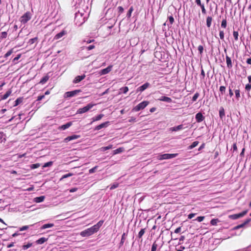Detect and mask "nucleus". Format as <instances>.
<instances>
[{
    "mask_svg": "<svg viewBox=\"0 0 251 251\" xmlns=\"http://www.w3.org/2000/svg\"><path fill=\"white\" fill-rule=\"evenodd\" d=\"M14 118V117H12L9 118L8 120H6V118L4 117H1V123H6L8 122H10Z\"/></svg>",
    "mask_w": 251,
    "mask_h": 251,
    "instance_id": "de8ad7c7",
    "label": "nucleus"
},
{
    "mask_svg": "<svg viewBox=\"0 0 251 251\" xmlns=\"http://www.w3.org/2000/svg\"><path fill=\"white\" fill-rule=\"evenodd\" d=\"M113 148L112 145H109L107 146L102 147L100 148V151H105L107 150H110Z\"/></svg>",
    "mask_w": 251,
    "mask_h": 251,
    "instance_id": "49530a36",
    "label": "nucleus"
},
{
    "mask_svg": "<svg viewBox=\"0 0 251 251\" xmlns=\"http://www.w3.org/2000/svg\"><path fill=\"white\" fill-rule=\"evenodd\" d=\"M183 128H184L183 125L182 124H181V125H179L178 126H175L172 127L170 128L169 131H172V132H174V131L176 132V131H178L179 130L182 129Z\"/></svg>",
    "mask_w": 251,
    "mask_h": 251,
    "instance_id": "412c9836",
    "label": "nucleus"
},
{
    "mask_svg": "<svg viewBox=\"0 0 251 251\" xmlns=\"http://www.w3.org/2000/svg\"><path fill=\"white\" fill-rule=\"evenodd\" d=\"M13 52V49H10V50H9L3 56H1V58L3 57V58L5 59V60H1V63L4 62L5 61H7L8 60V58L9 56H10L11 54L12 53V52Z\"/></svg>",
    "mask_w": 251,
    "mask_h": 251,
    "instance_id": "aec40b11",
    "label": "nucleus"
},
{
    "mask_svg": "<svg viewBox=\"0 0 251 251\" xmlns=\"http://www.w3.org/2000/svg\"><path fill=\"white\" fill-rule=\"evenodd\" d=\"M81 92V90L80 89H76L73 91H68L65 93L64 97L65 99L70 98L75 96V95H76L77 94Z\"/></svg>",
    "mask_w": 251,
    "mask_h": 251,
    "instance_id": "0eeeda50",
    "label": "nucleus"
},
{
    "mask_svg": "<svg viewBox=\"0 0 251 251\" xmlns=\"http://www.w3.org/2000/svg\"><path fill=\"white\" fill-rule=\"evenodd\" d=\"M49 79V76L48 75L44 76L40 80V83L42 84H45Z\"/></svg>",
    "mask_w": 251,
    "mask_h": 251,
    "instance_id": "4c0bfd02",
    "label": "nucleus"
},
{
    "mask_svg": "<svg viewBox=\"0 0 251 251\" xmlns=\"http://www.w3.org/2000/svg\"><path fill=\"white\" fill-rule=\"evenodd\" d=\"M195 119L197 123H201L204 120L205 117L201 112H199L196 114Z\"/></svg>",
    "mask_w": 251,
    "mask_h": 251,
    "instance_id": "ddd939ff",
    "label": "nucleus"
},
{
    "mask_svg": "<svg viewBox=\"0 0 251 251\" xmlns=\"http://www.w3.org/2000/svg\"><path fill=\"white\" fill-rule=\"evenodd\" d=\"M204 218L205 217L203 216H199L196 219L194 220V221H197L199 222H201L204 220Z\"/></svg>",
    "mask_w": 251,
    "mask_h": 251,
    "instance_id": "69168bd1",
    "label": "nucleus"
},
{
    "mask_svg": "<svg viewBox=\"0 0 251 251\" xmlns=\"http://www.w3.org/2000/svg\"><path fill=\"white\" fill-rule=\"evenodd\" d=\"M48 238L45 237H41L37 240L35 242L36 244L41 245L48 240Z\"/></svg>",
    "mask_w": 251,
    "mask_h": 251,
    "instance_id": "c756f323",
    "label": "nucleus"
},
{
    "mask_svg": "<svg viewBox=\"0 0 251 251\" xmlns=\"http://www.w3.org/2000/svg\"><path fill=\"white\" fill-rule=\"evenodd\" d=\"M66 34L67 31L63 29L55 35L54 39L59 40Z\"/></svg>",
    "mask_w": 251,
    "mask_h": 251,
    "instance_id": "f3484780",
    "label": "nucleus"
},
{
    "mask_svg": "<svg viewBox=\"0 0 251 251\" xmlns=\"http://www.w3.org/2000/svg\"><path fill=\"white\" fill-rule=\"evenodd\" d=\"M74 175V174L73 173H69L68 174H65V175H63L60 178L59 180L60 181H62L65 178H68L69 177H70V176H72Z\"/></svg>",
    "mask_w": 251,
    "mask_h": 251,
    "instance_id": "a19ab883",
    "label": "nucleus"
},
{
    "mask_svg": "<svg viewBox=\"0 0 251 251\" xmlns=\"http://www.w3.org/2000/svg\"><path fill=\"white\" fill-rule=\"evenodd\" d=\"M221 27L224 28H226L227 26V21H226V17L225 19H223L221 23Z\"/></svg>",
    "mask_w": 251,
    "mask_h": 251,
    "instance_id": "8fccbe9b",
    "label": "nucleus"
},
{
    "mask_svg": "<svg viewBox=\"0 0 251 251\" xmlns=\"http://www.w3.org/2000/svg\"><path fill=\"white\" fill-rule=\"evenodd\" d=\"M212 21V18L211 16H208L206 18V26L208 27H210L211 25Z\"/></svg>",
    "mask_w": 251,
    "mask_h": 251,
    "instance_id": "e433bc0d",
    "label": "nucleus"
},
{
    "mask_svg": "<svg viewBox=\"0 0 251 251\" xmlns=\"http://www.w3.org/2000/svg\"><path fill=\"white\" fill-rule=\"evenodd\" d=\"M219 91L220 92L221 94L223 95L224 93H225L226 87L224 86H221L219 88Z\"/></svg>",
    "mask_w": 251,
    "mask_h": 251,
    "instance_id": "052dcab7",
    "label": "nucleus"
},
{
    "mask_svg": "<svg viewBox=\"0 0 251 251\" xmlns=\"http://www.w3.org/2000/svg\"><path fill=\"white\" fill-rule=\"evenodd\" d=\"M178 155V153H164L159 156L160 160L170 159L175 158Z\"/></svg>",
    "mask_w": 251,
    "mask_h": 251,
    "instance_id": "39448f33",
    "label": "nucleus"
},
{
    "mask_svg": "<svg viewBox=\"0 0 251 251\" xmlns=\"http://www.w3.org/2000/svg\"><path fill=\"white\" fill-rule=\"evenodd\" d=\"M32 246V243L28 242L27 244L25 245H24L22 246V251H25L29 248L31 247Z\"/></svg>",
    "mask_w": 251,
    "mask_h": 251,
    "instance_id": "37998d69",
    "label": "nucleus"
},
{
    "mask_svg": "<svg viewBox=\"0 0 251 251\" xmlns=\"http://www.w3.org/2000/svg\"><path fill=\"white\" fill-rule=\"evenodd\" d=\"M149 102L148 101H143L135 106L133 108V111L135 112L139 111L140 110L144 109L149 104Z\"/></svg>",
    "mask_w": 251,
    "mask_h": 251,
    "instance_id": "20e7f679",
    "label": "nucleus"
},
{
    "mask_svg": "<svg viewBox=\"0 0 251 251\" xmlns=\"http://www.w3.org/2000/svg\"><path fill=\"white\" fill-rule=\"evenodd\" d=\"M234 92H235V98L237 100H238L241 97L240 90L239 89V87H238V89L234 90Z\"/></svg>",
    "mask_w": 251,
    "mask_h": 251,
    "instance_id": "473e14b6",
    "label": "nucleus"
},
{
    "mask_svg": "<svg viewBox=\"0 0 251 251\" xmlns=\"http://www.w3.org/2000/svg\"><path fill=\"white\" fill-rule=\"evenodd\" d=\"M199 143V142L198 141H195L193 142L190 146H188V150H192L195 147H196Z\"/></svg>",
    "mask_w": 251,
    "mask_h": 251,
    "instance_id": "ea45409f",
    "label": "nucleus"
},
{
    "mask_svg": "<svg viewBox=\"0 0 251 251\" xmlns=\"http://www.w3.org/2000/svg\"><path fill=\"white\" fill-rule=\"evenodd\" d=\"M145 230H146V228H142L140 230V231L138 232V234L137 236L136 240L139 241L140 239H141V241H142V236H143V235L145 233Z\"/></svg>",
    "mask_w": 251,
    "mask_h": 251,
    "instance_id": "5701e85b",
    "label": "nucleus"
},
{
    "mask_svg": "<svg viewBox=\"0 0 251 251\" xmlns=\"http://www.w3.org/2000/svg\"><path fill=\"white\" fill-rule=\"evenodd\" d=\"M40 166V163H37L34 164H32L30 165V168L31 169H35L39 168Z\"/></svg>",
    "mask_w": 251,
    "mask_h": 251,
    "instance_id": "603ef678",
    "label": "nucleus"
},
{
    "mask_svg": "<svg viewBox=\"0 0 251 251\" xmlns=\"http://www.w3.org/2000/svg\"><path fill=\"white\" fill-rule=\"evenodd\" d=\"M31 19V13L29 12H25L20 18V22L23 24H26Z\"/></svg>",
    "mask_w": 251,
    "mask_h": 251,
    "instance_id": "423d86ee",
    "label": "nucleus"
},
{
    "mask_svg": "<svg viewBox=\"0 0 251 251\" xmlns=\"http://www.w3.org/2000/svg\"><path fill=\"white\" fill-rule=\"evenodd\" d=\"M104 222L103 220H100L96 224L94 225V226H92L94 230H95V232H98L100 227L102 226Z\"/></svg>",
    "mask_w": 251,
    "mask_h": 251,
    "instance_id": "2eb2a0df",
    "label": "nucleus"
},
{
    "mask_svg": "<svg viewBox=\"0 0 251 251\" xmlns=\"http://www.w3.org/2000/svg\"><path fill=\"white\" fill-rule=\"evenodd\" d=\"M233 88V86L229 85L228 87V90H229V96L230 97H232L234 94L232 91V88Z\"/></svg>",
    "mask_w": 251,
    "mask_h": 251,
    "instance_id": "4d7b16f0",
    "label": "nucleus"
},
{
    "mask_svg": "<svg viewBox=\"0 0 251 251\" xmlns=\"http://www.w3.org/2000/svg\"><path fill=\"white\" fill-rule=\"evenodd\" d=\"M226 59L227 67L228 69H231L232 68V64L231 58L226 55Z\"/></svg>",
    "mask_w": 251,
    "mask_h": 251,
    "instance_id": "393cba45",
    "label": "nucleus"
},
{
    "mask_svg": "<svg viewBox=\"0 0 251 251\" xmlns=\"http://www.w3.org/2000/svg\"><path fill=\"white\" fill-rule=\"evenodd\" d=\"M117 10L119 15H121L124 11V8L121 6H118L117 7Z\"/></svg>",
    "mask_w": 251,
    "mask_h": 251,
    "instance_id": "0e129e2a",
    "label": "nucleus"
},
{
    "mask_svg": "<svg viewBox=\"0 0 251 251\" xmlns=\"http://www.w3.org/2000/svg\"><path fill=\"white\" fill-rule=\"evenodd\" d=\"M35 224L31 225L30 226H24L19 228L20 231H24L29 228V226H34Z\"/></svg>",
    "mask_w": 251,
    "mask_h": 251,
    "instance_id": "864d4df0",
    "label": "nucleus"
},
{
    "mask_svg": "<svg viewBox=\"0 0 251 251\" xmlns=\"http://www.w3.org/2000/svg\"><path fill=\"white\" fill-rule=\"evenodd\" d=\"M98 168V166H96L94 167L89 170V174H93L96 171L97 169Z\"/></svg>",
    "mask_w": 251,
    "mask_h": 251,
    "instance_id": "338daca9",
    "label": "nucleus"
},
{
    "mask_svg": "<svg viewBox=\"0 0 251 251\" xmlns=\"http://www.w3.org/2000/svg\"><path fill=\"white\" fill-rule=\"evenodd\" d=\"M54 226V224L53 223H47L43 225L40 227L41 230L45 229L48 228L52 227Z\"/></svg>",
    "mask_w": 251,
    "mask_h": 251,
    "instance_id": "7c9ffc66",
    "label": "nucleus"
},
{
    "mask_svg": "<svg viewBox=\"0 0 251 251\" xmlns=\"http://www.w3.org/2000/svg\"><path fill=\"white\" fill-rule=\"evenodd\" d=\"M110 122L109 121H106L103 122L95 127L94 128V130H99L103 128H105L108 126Z\"/></svg>",
    "mask_w": 251,
    "mask_h": 251,
    "instance_id": "9d476101",
    "label": "nucleus"
},
{
    "mask_svg": "<svg viewBox=\"0 0 251 251\" xmlns=\"http://www.w3.org/2000/svg\"><path fill=\"white\" fill-rule=\"evenodd\" d=\"M250 221V219H248L245 222H244L243 223L235 226L233 228V229H237L243 227L245 225L248 224Z\"/></svg>",
    "mask_w": 251,
    "mask_h": 251,
    "instance_id": "bb28decb",
    "label": "nucleus"
},
{
    "mask_svg": "<svg viewBox=\"0 0 251 251\" xmlns=\"http://www.w3.org/2000/svg\"><path fill=\"white\" fill-rule=\"evenodd\" d=\"M225 116V112L224 108L222 106L220 107L219 109V117L223 120Z\"/></svg>",
    "mask_w": 251,
    "mask_h": 251,
    "instance_id": "cd10ccee",
    "label": "nucleus"
},
{
    "mask_svg": "<svg viewBox=\"0 0 251 251\" xmlns=\"http://www.w3.org/2000/svg\"><path fill=\"white\" fill-rule=\"evenodd\" d=\"M245 91L247 92V95H248V97H250V91H251V84L248 83L247 84H246L245 87Z\"/></svg>",
    "mask_w": 251,
    "mask_h": 251,
    "instance_id": "72a5a7b5",
    "label": "nucleus"
},
{
    "mask_svg": "<svg viewBox=\"0 0 251 251\" xmlns=\"http://www.w3.org/2000/svg\"><path fill=\"white\" fill-rule=\"evenodd\" d=\"M104 222L103 220H100L96 224L94 225V226H92L94 230H95V232H98L100 227L102 226Z\"/></svg>",
    "mask_w": 251,
    "mask_h": 251,
    "instance_id": "dca6fc26",
    "label": "nucleus"
},
{
    "mask_svg": "<svg viewBox=\"0 0 251 251\" xmlns=\"http://www.w3.org/2000/svg\"><path fill=\"white\" fill-rule=\"evenodd\" d=\"M158 100L160 101H165L169 103H170L172 101V100L171 98L165 96H161L159 99H158Z\"/></svg>",
    "mask_w": 251,
    "mask_h": 251,
    "instance_id": "b1692460",
    "label": "nucleus"
},
{
    "mask_svg": "<svg viewBox=\"0 0 251 251\" xmlns=\"http://www.w3.org/2000/svg\"><path fill=\"white\" fill-rule=\"evenodd\" d=\"M133 7L132 6H130L128 10V12L126 14V17L127 18H130L131 16L132 12L133 11Z\"/></svg>",
    "mask_w": 251,
    "mask_h": 251,
    "instance_id": "a18cd8bd",
    "label": "nucleus"
},
{
    "mask_svg": "<svg viewBox=\"0 0 251 251\" xmlns=\"http://www.w3.org/2000/svg\"><path fill=\"white\" fill-rule=\"evenodd\" d=\"M123 151H124L123 148H119L115 150H113L112 151V154L113 155H116L117 154L122 152Z\"/></svg>",
    "mask_w": 251,
    "mask_h": 251,
    "instance_id": "c9c22d12",
    "label": "nucleus"
},
{
    "mask_svg": "<svg viewBox=\"0 0 251 251\" xmlns=\"http://www.w3.org/2000/svg\"><path fill=\"white\" fill-rule=\"evenodd\" d=\"M84 11L80 12L78 11L75 14V23L76 25L78 26H81L86 20L85 17L83 16Z\"/></svg>",
    "mask_w": 251,
    "mask_h": 251,
    "instance_id": "f257e3e1",
    "label": "nucleus"
},
{
    "mask_svg": "<svg viewBox=\"0 0 251 251\" xmlns=\"http://www.w3.org/2000/svg\"><path fill=\"white\" fill-rule=\"evenodd\" d=\"M53 164V161H50L47 162H46L43 165V168H47V167H50Z\"/></svg>",
    "mask_w": 251,
    "mask_h": 251,
    "instance_id": "3c124183",
    "label": "nucleus"
},
{
    "mask_svg": "<svg viewBox=\"0 0 251 251\" xmlns=\"http://www.w3.org/2000/svg\"><path fill=\"white\" fill-rule=\"evenodd\" d=\"M24 98L23 97H19L17 98L14 101V103L13 104V106H17L20 103H21L23 101Z\"/></svg>",
    "mask_w": 251,
    "mask_h": 251,
    "instance_id": "2f4dec72",
    "label": "nucleus"
},
{
    "mask_svg": "<svg viewBox=\"0 0 251 251\" xmlns=\"http://www.w3.org/2000/svg\"><path fill=\"white\" fill-rule=\"evenodd\" d=\"M13 227H15L14 226H8L7 227H1V231H3V232H6L8 233V236L9 237H11L12 233V229Z\"/></svg>",
    "mask_w": 251,
    "mask_h": 251,
    "instance_id": "4468645a",
    "label": "nucleus"
},
{
    "mask_svg": "<svg viewBox=\"0 0 251 251\" xmlns=\"http://www.w3.org/2000/svg\"><path fill=\"white\" fill-rule=\"evenodd\" d=\"M73 125V122H69L66 123V124L60 126L59 127V129L60 130H64L69 127H70Z\"/></svg>",
    "mask_w": 251,
    "mask_h": 251,
    "instance_id": "6ab92c4d",
    "label": "nucleus"
},
{
    "mask_svg": "<svg viewBox=\"0 0 251 251\" xmlns=\"http://www.w3.org/2000/svg\"><path fill=\"white\" fill-rule=\"evenodd\" d=\"M128 90L127 86L122 87L119 89V94H126L128 91Z\"/></svg>",
    "mask_w": 251,
    "mask_h": 251,
    "instance_id": "f704fd0d",
    "label": "nucleus"
},
{
    "mask_svg": "<svg viewBox=\"0 0 251 251\" xmlns=\"http://www.w3.org/2000/svg\"><path fill=\"white\" fill-rule=\"evenodd\" d=\"M119 186V183L117 182L113 183L110 185V190H113L116 189Z\"/></svg>",
    "mask_w": 251,
    "mask_h": 251,
    "instance_id": "5fc2aeb1",
    "label": "nucleus"
},
{
    "mask_svg": "<svg viewBox=\"0 0 251 251\" xmlns=\"http://www.w3.org/2000/svg\"><path fill=\"white\" fill-rule=\"evenodd\" d=\"M104 116V115L102 114H99L94 117H93L91 119V122L89 124V125L92 124V123L94 122L98 121L100 120Z\"/></svg>",
    "mask_w": 251,
    "mask_h": 251,
    "instance_id": "4be33fe9",
    "label": "nucleus"
},
{
    "mask_svg": "<svg viewBox=\"0 0 251 251\" xmlns=\"http://www.w3.org/2000/svg\"><path fill=\"white\" fill-rule=\"evenodd\" d=\"M12 90L11 89H8L4 95L1 96V100L6 99L10 96Z\"/></svg>",
    "mask_w": 251,
    "mask_h": 251,
    "instance_id": "c85d7f7f",
    "label": "nucleus"
},
{
    "mask_svg": "<svg viewBox=\"0 0 251 251\" xmlns=\"http://www.w3.org/2000/svg\"><path fill=\"white\" fill-rule=\"evenodd\" d=\"M200 94L198 92H196L193 96L192 99V102H194L196 101L197 99L199 97Z\"/></svg>",
    "mask_w": 251,
    "mask_h": 251,
    "instance_id": "6e6d98bb",
    "label": "nucleus"
},
{
    "mask_svg": "<svg viewBox=\"0 0 251 251\" xmlns=\"http://www.w3.org/2000/svg\"><path fill=\"white\" fill-rule=\"evenodd\" d=\"M85 77H86V75L84 74H83L82 75H77L76 77H75V78L73 80V82L75 84L79 83V82L82 81L83 79H84Z\"/></svg>",
    "mask_w": 251,
    "mask_h": 251,
    "instance_id": "a211bd4d",
    "label": "nucleus"
},
{
    "mask_svg": "<svg viewBox=\"0 0 251 251\" xmlns=\"http://www.w3.org/2000/svg\"><path fill=\"white\" fill-rule=\"evenodd\" d=\"M45 199V196H41L39 197H37L34 198L33 201L36 203H40L44 201Z\"/></svg>",
    "mask_w": 251,
    "mask_h": 251,
    "instance_id": "a878e982",
    "label": "nucleus"
},
{
    "mask_svg": "<svg viewBox=\"0 0 251 251\" xmlns=\"http://www.w3.org/2000/svg\"><path fill=\"white\" fill-rule=\"evenodd\" d=\"M112 68V65H109L106 68L100 70V72H99V74L100 75L107 74L108 73H109L111 71Z\"/></svg>",
    "mask_w": 251,
    "mask_h": 251,
    "instance_id": "f8f14e48",
    "label": "nucleus"
},
{
    "mask_svg": "<svg viewBox=\"0 0 251 251\" xmlns=\"http://www.w3.org/2000/svg\"><path fill=\"white\" fill-rule=\"evenodd\" d=\"M204 77H205V73H204L203 69L201 67V74H200L201 79H204Z\"/></svg>",
    "mask_w": 251,
    "mask_h": 251,
    "instance_id": "774afa93",
    "label": "nucleus"
},
{
    "mask_svg": "<svg viewBox=\"0 0 251 251\" xmlns=\"http://www.w3.org/2000/svg\"><path fill=\"white\" fill-rule=\"evenodd\" d=\"M151 85L150 83L146 82L141 86L138 87L136 90V93H141L143 91H144L146 89H147Z\"/></svg>",
    "mask_w": 251,
    "mask_h": 251,
    "instance_id": "1a4fd4ad",
    "label": "nucleus"
},
{
    "mask_svg": "<svg viewBox=\"0 0 251 251\" xmlns=\"http://www.w3.org/2000/svg\"><path fill=\"white\" fill-rule=\"evenodd\" d=\"M168 19L169 21L170 24L172 25L174 22V18L173 15H170L168 16Z\"/></svg>",
    "mask_w": 251,
    "mask_h": 251,
    "instance_id": "e2e57ef3",
    "label": "nucleus"
},
{
    "mask_svg": "<svg viewBox=\"0 0 251 251\" xmlns=\"http://www.w3.org/2000/svg\"><path fill=\"white\" fill-rule=\"evenodd\" d=\"M218 222H220V220L218 218H214L211 219L210 223L212 226H216Z\"/></svg>",
    "mask_w": 251,
    "mask_h": 251,
    "instance_id": "c03bdc74",
    "label": "nucleus"
},
{
    "mask_svg": "<svg viewBox=\"0 0 251 251\" xmlns=\"http://www.w3.org/2000/svg\"><path fill=\"white\" fill-rule=\"evenodd\" d=\"M80 137V135L73 134V135H72L71 136H67V137H66L64 139V142L65 143H68V142H69L70 141L77 139Z\"/></svg>",
    "mask_w": 251,
    "mask_h": 251,
    "instance_id": "9b49d317",
    "label": "nucleus"
},
{
    "mask_svg": "<svg viewBox=\"0 0 251 251\" xmlns=\"http://www.w3.org/2000/svg\"><path fill=\"white\" fill-rule=\"evenodd\" d=\"M127 235V233H125L124 232L122 235V238H121V241L119 243L120 244V247L122 246L123 245L124 242H125V241L126 240V236Z\"/></svg>",
    "mask_w": 251,
    "mask_h": 251,
    "instance_id": "58836bf2",
    "label": "nucleus"
},
{
    "mask_svg": "<svg viewBox=\"0 0 251 251\" xmlns=\"http://www.w3.org/2000/svg\"><path fill=\"white\" fill-rule=\"evenodd\" d=\"M21 56V54H18L12 60V63L14 64H16L18 63V60L20 58Z\"/></svg>",
    "mask_w": 251,
    "mask_h": 251,
    "instance_id": "79ce46f5",
    "label": "nucleus"
},
{
    "mask_svg": "<svg viewBox=\"0 0 251 251\" xmlns=\"http://www.w3.org/2000/svg\"><path fill=\"white\" fill-rule=\"evenodd\" d=\"M247 212H248V211L247 210H245L242 211V212H241L240 213L230 215L229 216V219H230L231 220H237V219L245 216L247 213Z\"/></svg>",
    "mask_w": 251,
    "mask_h": 251,
    "instance_id": "6e6552de",
    "label": "nucleus"
},
{
    "mask_svg": "<svg viewBox=\"0 0 251 251\" xmlns=\"http://www.w3.org/2000/svg\"><path fill=\"white\" fill-rule=\"evenodd\" d=\"M95 105V104H94L92 102L89 103L86 106H85L82 108H79L77 110V111L76 112V114H83L85 112H87L90 109H91Z\"/></svg>",
    "mask_w": 251,
    "mask_h": 251,
    "instance_id": "f03ea898",
    "label": "nucleus"
},
{
    "mask_svg": "<svg viewBox=\"0 0 251 251\" xmlns=\"http://www.w3.org/2000/svg\"><path fill=\"white\" fill-rule=\"evenodd\" d=\"M157 248V244L156 243V242L153 243L151 246V251H156Z\"/></svg>",
    "mask_w": 251,
    "mask_h": 251,
    "instance_id": "bf43d9fd",
    "label": "nucleus"
},
{
    "mask_svg": "<svg viewBox=\"0 0 251 251\" xmlns=\"http://www.w3.org/2000/svg\"><path fill=\"white\" fill-rule=\"evenodd\" d=\"M96 233L92 226L80 232V235L83 237H89Z\"/></svg>",
    "mask_w": 251,
    "mask_h": 251,
    "instance_id": "7ed1b4c3",
    "label": "nucleus"
},
{
    "mask_svg": "<svg viewBox=\"0 0 251 251\" xmlns=\"http://www.w3.org/2000/svg\"><path fill=\"white\" fill-rule=\"evenodd\" d=\"M239 30V29H238ZM233 36L234 37V39L235 41L238 40V37H239V33H238V30H234L233 32Z\"/></svg>",
    "mask_w": 251,
    "mask_h": 251,
    "instance_id": "09e8293b",
    "label": "nucleus"
},
{
    "mask_svg": "<svg viewBox=\"0 0 251 251\" xmlns=\"http://www.w3.org/2000/svg\"><path fill=\"white\" fill-rule=\"evenodd\" d=\"M203 47L202 45H199L198 48V50L199 51V53L201 55H202L203 52Z\"/></svg>",
    "mask_w": 251,
    "mask_h": 251,
    "instance_id": "680f3d73",
    "label": "nucleus"
},
{
    "mask_svg": "<svg viewBox=\"0 0 251 251\" xmlns=\"http://www.w3.org/2000/svg\"><path fill=\"white\" fill-rule=\"evenodd\" d=\"M38 39L37 37L30 39L28 42V43L29 45H31L34 44Z\"/></svg>",
    "mask_w": 251,
    "mask_h": 251,
    "instance_id": "13d9d810",
    "label": "nucleus"
}]
</instances>
